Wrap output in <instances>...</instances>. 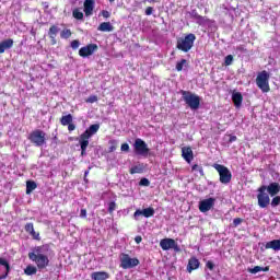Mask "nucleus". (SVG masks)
Masks as SVG:
<instances>
[{"mask_svg": "<svg viewBox=\"0 0 280 280\" xmlns=\"http://www.w3.org/2000/svg\"><path fill=\"white\" fill-rule=\"evenodd\" d=\"M133 150L139 156H148V154H150L148 143H145V141H143L141 138L136 139L133 143Z\"/></svg>", "mask_w": 280, "mask_h": 280, "instance_id": "nucleus-9", "label": "nucleus"}, {"mask_svg": "<svg viewBox=\"0 0 280 280\" xmlns=\"http://www.w3.org/2000/svg\"><path fill=\"white\" fill-rule=\"evenodd\" d=\"M195 21L198 25H205L207 23V18L199 15L198 18L195 19Z\"/></svg>", "mask_w": 280, "mask_h": 280, "instance_id": "nucleus-37", "label": "nucleus"}, {"mask_svg": "<svg viewBox=\"0 0 280 280\" xmlns=\"http://www.w3.org/2000/svg\"><path fill=\"white\" fill-rule=\"evenodd\" d=\"M142 241H143V238L141 236H136L135 237L136 244H141Z\"/></svg>", "mask_w": 280, "mask_h": 280, "instance_id": "nucleus-52", "label": "nucleus"}, {"mask_svg": "<svg viewBox=\"0 0 280 280\" xmlns=\"http://www.w3.org/2000/svg\"><path fill=\"white\" fill-rule=\"evenodd\" d=\"M141 187H150V179L149 178H142L139 183Z\"/></svg>", "mask_w": 280, "mask_h": 280, "instance_id": "nucleus-41", "label": "nucleus"}, {"mask_svg": "<svg viewBox=\"0 0 280 280\" xmlns=\"http://www.w3.org/2000/svg\"><path fill=\"white\" fill-rule=\"evenodd\" d=\"M100 130V124L91 125L80 137L79 143L81 148V156H86V149L89 148V139L93 137V135H97Z\"/></svg>", "mask_w": 280, "mask_h": 280, "instance_id": "nucleus-2", "label": "nucleus"}, {"mask_svg": "<svg viewBox=\"0 0 280 280\" xmlns=\"http://www.w3.org/2000/svg\"><path fill=\"white\" fill-rule=\"evenodd\" d=\"M14 40L12 38L5 39L0 43V54H4L5 49H12Z\"/></svg>", "mask_w": 280, "mask_h": 280, "instance_id": "nucleus-20", "label": "nucleus"}, {"mask_svg": "<svg viewBox=\"0 0 280 280\" xmlns=\"http://www.w3.org/2000/svg\"><path fill=\"white\" fill-rule=\"evenodd\" d=\"M85 102H86L88 104H95V102H97V96H96V95H91V96H89V97L85 100Z\"/></svg>", "mask_w": 280, "mask_h": 280, "instance_id": "nucleus-40", "label": "nucleus"}, {"mask_svg": "<svg viewBox=\"0 0 280 280\" xmlns=\"http://www.w3.org/2000/svg\"><path fill=\"white\" fill-rule=\"evenodd\" d=\"M270 270V267H260L255 266L254 268H248L247 271L250 272V275H257V272H268Z\"/></svg>", "mask_w": 280, "mask_h": 280, "instance_id": "nucleus-24", "label": "nucleus"}, {"mask_svg": "<svg viewBox=\"0 0 280 280\" xmlns=\"http://www.w3.org/2000/svg\"><path fill=\"white\" fill-rule=\"evenodd\" d=\"M152 12H154V8L148 7V8L145 9V14H147V16H150V15L152 14Z\"/></svg>", "mask_w": 280, "mask_h": 280, "instance_id": "nucleus-48", "label": "nucleus"}, {"mask_svg": "<svg viewBox=\"0 0 280 280\" xmlns=\"http://www.w3.org/2000/svg\"><path fill=\"white\" fill-rule=\"evenodd\" d=\"M257 191L258 207L260 209H267V207H270V195L267 194L266 188L259 187Z\"/></svg>", "mask_w": 280, "mask_h": 280, "instance_id": "nucleus-10", "label": "nucleus"}, {"mask_svg": "<svg viewBox=\"0 0 280 280\" xmlns=\"http://www.w3.org/2000/svg\"><path fill=\"white\" fill-rule=\"evenodd\" d=\"M187 65V59H182L176 63V71H183V66Z\"/></svg>", "mask_w": 280, "mask_h": 280, "instance_id": "nucleus-39", "label": "nucleus"}, {"mask_svg": "<svg viewBox=\"0 0 280 280\" xmlns=\"http://www.w3.org/2000/svg\"><path fill=\"white\" fill-rule=\"evenodd\" d=\"M26 233L33 236V240H40V234L34 231V223H26L24 226Z\"/></svg>", "mask_w": 280, "mask_h": 280, "instance_id": "nucleus-21", "label": "nucleus"}, {"mask_svg": "<svg viewBox=\"0 0 280 280\" xmlns=\"http://www.w3.org/2000/svg\"><path fill=\"white\" fill-rule=\"evenodd\" d=\"M269 80L270 74L268 73V71L264 70L260 73H258L256 78V84L262 93H268L270 91V84L268 83Z\"/></svg>", "mask_w": 280, "mask_h": 280, "instance_id": "nucleus-7", "label": "nucleus"}, {"mask_svg": "<svg viewBox=\"0 0 280 280\" xmlns=\"http://www.w3.org/2000/svg\"><path fill=\"white\" fill-rule=\"evenodd\" d=\"M102 16H104V19H109L110 18V12L103 10L102 11Z\"/></svg>", "mask_w": 280, "mask_h": 280, "instance_id": "nucleus-49", "label": "nucleus"}, {"mask_svg": "<svg viewBox=\"0 0 280 280\" xmlns=\"http://www.w3.org/2000/svg\"><path fill=\"white\" fill-rule=\"evenodd\" d=\"M115 209H117V203H115V201H110V202L108 203V211H109L110 213H113V211H115Z\"/></svg>", "mask_w": 280, "mask_h": 280, "instance_id": "nucleus-43", "label": "nucleus"}, {"mask_svg": "<svg viewBox=\"0 0 280 280\" xmlns=\"http://www.w3.org/2000/svg\"><path fill=\"white\" fill-rule=\"evenodd\" d=\"M225 67H231L233 65V55H228L224 59Z\"/></svg>", "mask_w": 280, "mask_h": 280, "instance_id": "nucleus-38", "label": "nucleus"}, {"mask_svg": "<svg viewBox=\"0 0 280 280\" xmlns=\"http://www.w3.org/2000/svg\"><path fill=\"white\" fill-rule=\"evenodd\" d=\"M117 140H109V149L108 152H115V150H117Z\"/></svg>", "mask_w": 280, "mask_h": 280, "instance_id": "nucleus-34", "label": "nucleus"}, {"mask_svg": "<svg viewBox=\"0 0 280 280\" xmlns=\"http://www.w3.org/2000/svg\"><path fill=\"white\" fill-rule=\"evenodd\" d=\"M190 16H191V19L196 20L200 16V14H198V12L196 10H192V11H190Z\"/></svg>", "mask_w": 280, "mask_h": 280, "instance_id": "nucleus-47", "label": "nucleus"}, {"mask_svg": "<svg viewBox=\"0 0 280 280\" xmlns=\"http://www.w3.org/2000/svg\"><path fill=\"white\" fill-rule=\"evenodd\" d=\"M212 167H214L218 171L219 180L220 183H222V185H229V183H231V178H233V174L231 173L229 167L222 164H213Z\"/></svg>", "mask_w": 280, "mask_h": 280, "instance_id": "nucleus-6", "label": "nucleus"}, {"mask_svg": "<svg viewBox=\"0 0 280 280\" xmlns=\"http://www.w3.org/2000/svg\"><path fill=\"white\" fill-rule=\"evenodd\" d=\"M110 1V3H113V1H115V0H109Z\"/></svg>", "mask_w": 280, "mask_h": 280, "instance_id": "nucleus-56", "label": "nucleus"}, {"mask_svg": "<svg viewBox=\"0 0 280 280\" xmlns=\"http://www.w3.org/2000/svg\"><path fill=\"white\" fill-rule=\"evenodd\" d=\"M232 101L234 103V106L236 108H240L242 106V102L244 101V96H242V93L240 92H234L232 94Z\"/></svg>", "mask_w": 280, "mask_h": 280, "instance_id": "nucleus-22", "label": "nucleus"}, {"mask_svg": "<svg viewBox=\"0 0 280 280\" xmlns=\"http://www.w3.org/2000/svg\"><path fill=\"white\" fill-rule=\"evenodd\" d=\"M68 130H69V132H73V130H75V125H73L72 122H70V124L68 125Z\"/></svg>", "mask_w": 280, "mask_h": 280, "instance_id": "nucleus-50", "label": "nucleus"}, {"mask_svg": "<svg viewBox=\"0 0 280 280\" xmlns=\"http://www.w3.org/2000/svg\"><path fill=\"white\" fill-rule=\"evenodd\" d=\"M140 261L138 258H131L128 254L120 255V268L122 270H130V268H137Z\"/></svg>", "mask_w": 280, "mask_h": 280, "instance_id": "nucleus-8", "label": "nucleus"}, {"mask_svg": "<svg viewBox=\"0 0 280 280\" xmlns=\"http://www.w3.org/2000/svg\"><path fill=\"white\" fill-rule=\"evenodd\" d=\"M234 141H237V137L236 136H232L230 138V143H233Z\"/></svg>", "mask_w": 280, "mask_h": 280, "instance_id": "nucleus-53", "label": "nucleus"}, {"mask_svg": "<svg viewBox=\"0 0 280 280\" xmlns=\"http://www.w3.org/2000/svg\"><path fill=\"white\" fill-rule=\"evenodd\" d=\"M58 32H60V27H58L57 25L50 26L48 31L49 38H51V40H56V36H58Z\"/></svg>", "mask_w": 280, "mask_h": 280, "instance_id": "nucleus-26", "label": "nucleus"}, {"mask_svg": "<svg viewBox=\"0 0 280 280\" xmlns=\"http://www.w3.org/2000/svg\"><path fill=\"white\" fill-rule=\"evenodd\" d=\"M180 95L185 104H187L191 110H198V108H200V96L185 90L180 91Z\"/></svg>", "mask_w": 280, "mask_h": 280, "instance_id": "nucleus-4", "label": "nucleus"}, {"mask_svg": "<svg viewBox=\"0 0 280 280\" xmlns=\"http://www.w3.org/2000/svg\"><path fill=\"white\" fill-rule=\"evenodd\" d=\"M244 222V219L242 218H236L233 220V226L234 229H236V226H240V224H242Z\"/></svg>", "mask_w": 280, "mask_h": 280, "instance_id": "nucleus-42", "label": "nucleus"}, {"mask_svg": "<svg viewBox=\"0 0 280 280\" xmlns=\"http://www.w3.org/2000/svg\"><path fill=\"white\" fill-rule=\"evenodd\" d=\"M49 252L48 245L37 246L28 253V259L34 261L39 270H43L49 266V256L47 253Z\"/></svg>", "mask_w": 280, "mask_h": 280, "instance_id": "nucleus-1", "label": "nucleus"}, {"mask_svg": "<svg viewBox=\"0 0 280 280\" xmlns=\"http://www.w3.org/2000/svg\"><path fill=\"white\" fill-rule=\"evenodd\" d=\"M214 205H215V198H208V199L201 200L199 202V211H201V213H207V211H211V209H213Z\"/></svg>", "mask_w": 280, "mask_h": 280, "instance_id": "nucleus-13", "label": "nucleus"}, {"mask_svg": "<svg viewBox=\"0 0 280 280\" xmlns=\"http://www.w3.org/2000/svg\"><path fill=\"white\" fill-rule=\"evenodd\" d=\"M84 176H89V171H85Z\"/></svg>", "mask_w": 280, "mask_h": 280, "instance_id": "nucleus-55", "label": "nucleus"}, {"mask_svg": "<svg viewBox=\"0 0 280 280\" xmlns=\"http://www.w3.org/2000/svg\"><path fill=\"white\" fill-rule=\"evenodd\" d=\"M72 16L74 19H77L78 21H82V19H84V13H82V11H80V9H74L72 11Z\"/></svg>", "mask_w": 280, "mask_h": 280, "instance_id": "nucleus-32", "label": "nucleus"}, {"mask_svg": "<svg viewBox=\"0 0 280 280\" xmlns=\"http://www.w3.org/2000/svg\"><path fill=\"white\" fill-rule=\"evenodd\" d=\"M120 150L121 152H129L130 145L128 143H122Z\"/></svg>", "mask_w": 280, "mask_h": 280, "instance_id": "nucleus-45", "label": "nucleus"}, {"mask_svg": "<svg viewBox=\"0 0 280 280\" xmlns=\"http://www.w3.org/2000/svg\"><path fill=\"white\" fill-rule=\"evenodd\" d=\"M28 141L36 145V148H43L47 143V133L40 129H36L28 135Z\"/></svg>", "mask_w": 280, "mask_h": 280, "instance_id": "nucleus-5", "label": "nucleus"}, {"mask_svg": "<svg viewBox=\"0 0 280 280\" xmlns=\"http://www.w3.org/2000/svg\"><path fill=\"white\" fill-rule=\"evenodd\" d=\"M36 272H38V269L32 265H28L24 269V273L27 275V277H32V275H36Z\"/></svg>", "mask_w": 280, "mask_h": 280, "instance_id": "nucleus-28", "label": "nucleus"}, {"mask_svg": "<svg viewBox=\"0 0 280 280\" xmlns=\"http://www.w3.org/2000/svg\"><path fill=\"white\" fill-rule=\"evenodd\" d=\"M160 246L162 250H170L173 248L175 253H180V247L178 246V243L174 238H163L160 241Z\"/></svg>", "mask_w": 280, "mask_h": 280, "instance_id": "nucleus-11", "label": "nucleus"}, {"mask_svg": "<svg viewBox=\"0 0 280 280\" xmlns=\"http://www.w3.org/2000/svg\"><path fill=\"white\" fill-rule=\"evenodd\" d=\"M92 279L93 280H106V279H108V276L106 275V272H93Z\"/></svg>", "mask_w": 280, "mask_h": 280, "instance_id": "nucleus-31", "label": "nucleus"}, {"mask_svg": "<svg viewBox=\"0 0 280 280\" xmlns=\"http://www.w3.org/2000/svg\"><path fill=\"white\" fill-rule=\"evenodd\" d=\"M42 5L47 10L49 8V2H42Z\"/></svg>", "mask_w": 280, "mask_h": 280, "instance_id": "nucleus-54", "label": "nucleus"}, {"mask_svg": "<svg viewBox=\"0 0 280 280\" xmlns=\"http://www.w3.org/2000/svg\"><path fill=\"white\" fill-rule=\"evenodd\" d=\"M194 43H196V35H194V33H189L185 37H179L177 39L176 47L179 49V51L187 54L188 51H191Z\"/></svg>", "mask_w": 280, "mask_h": 280, "instance_id": "nucleus-3", "label": "nucleus"}, {"mask_svg": "<svg viewBox=\"0 0 280 280\" xmlns=\"http://www.w3.org/2000/svg\"><path fill=\"white\" fill-rule=\"evenodd\" d=\"M271 207L276 208L280 205V196H273L271 202L269 203Z\"/></svg>", "mask_w": 280, "mask_h": 280, "instance_id": "nucleus-36", "label": "nucleus"}, {"mask_svg": "<svg viewBox=\"0 0 280 280\" xmlns=\"http://www.w3.org/2000/svg\"><path fill=\"white\" fill-rule=\"evenodd\" d=\"M10 264L4 258H0V280L8 279Z\"/></svg>", "mask_w": 280, "mask_h": 280, "instance_id": "nucleus-15", "label": "nucleus"}, {"mask_svg": "<svg viewBox=\"0 0 280 280\" xmlns=\"http://www.w3.org/2000/svg\"><path fill=\"white\" fill-rule=\"evenodd\" d=\"M95 51H97L96 44H90L85 47L80 48L79 56H81V58H89V56H93Z\"/></svg>", "mask_w": 280, "mask_h": 280, "instance_id": "nucleus-14", "label": "nucleus"}, {"mask_svg": "<svg viewBox=\"0 0 280 280\" xmlns=\"http://www.w3.org/2000/svg\"><path fill=\"white\" fill-rule=\"evenodd\" d=\"M191 170L192 172H199L201 176H205V171L202 170V166L198 164H194Z\"/></svg>", "mask_w": 280, "mask_h": 280, "instance_id": "nucleus-35", "label": "nucleus"}, {"mask_svg": "<svg viewBox=\"0 0 280 280\" xmlns=\"http://www.w3.org/2000/svg\"><path fill=\"white\" fill-rule=\"evenodd\" d=\"M80 218H86V209H81Z\"/></svg>", "mask_w": 280, "mask_h": 280, "instance_id": "nucleus-51", "label": "nucleus"}, {"mask_svg": "<svg viewBox=\"0 0 280 280\" xmlns=\"http://www.w3.org/2000/svg\"><path fill=\"white\" fill-rule=\"evenodd\" d=\"M98 32H113V24L110 22H103L97 27Z\"/></svg>", "mask_w": 280, "mask_h": 280, "instance_id": "nucleus-25", "label": "nucleus"}, {"mask_svg": "<svg viewBox=\"0 0 280 280\" xmlns=\"http://www.w3.org/2000/svg\"><path fill=\"white\" fill-rule=\"evenodd\" d=\"M182 156L186 163L194 161V151L189 147L182 148Z\"/></svg>", "mask_w": 280, "mask_h": 280, "instance_id": "nucleus-18", "label": "nucleus"}, {"mask_svg": "<svg viewBox=\"0 0 280 280\" xmlns=\"http://www.w3.org/2000/svg\"><path fill=\"white\" fill-rule=\"evenodd\" d=\"M265 248H271L272 250L279 252L280 250V240H273L270 242H267L265 245Z\"/></svg>", "mask_w": 280, "mask_h": 280, "instance_id": "nucleus-23", "label": "nucleus"}, {"mask_svg": "<svg viewBox=\"0 0 280 280\" xmlns=\"http://www.w3.org/2000/svg\"><path fill=\"white\" fill-rule=\"evenodd\" d=\"M60 124L61 126H69V124H73V116L71 114L62 116L60 119Z\"/></svg>", "mask_w": 280, "mask_h": 280, "instance_id": "nucleus-27", "label": "nucleus"}, {"mask_svg": "<svg viewBox=\"0 0 280 280\" xmlns=\"http://www.w3.org/2000/svg\"><path fill=\"white\" fill-rule=\"evenodd\" d=\"M36 187H37L36 182H34V180L26 182V194L27 195L32 194V191H34V189H36Z\"/></svg>", "mask_w": 280, "mask_h": 280, "instance_id": "nucleus-30", "label": "nucleus"}, {"mask_svg": "<svg viewBox=\"0 0 280 280\" xmlns=\"http://www.w3.org/2000/svg\"><path fill=\"white\" fill-rule=\"evenodd\" d=\"M93 10H95V0H85L83 3L85 16H93Z\"/></svg>", "mask_w": 280, "mask_h": 280, "instance_id": "nucleus-17", "label": "nucleus"}, {"mask_svg": "<svg viewBox=\"0 0 280 280\" xmlns=\"http://www.w3.org/2000/svg\"><path fill=\"white\" fill-rule=\"evenodd\" d=\"M78 47H80V40L74 39L71 42V48L72 49H78Z\"/></svg>", "mask_w": 280, "mask_h": 280, "instance_id": "nucleus-44", "label": "nucleus"}, {"mask_svg": "<svg viewBox=\"0 0 280 280\" xmlns=\"http://www.w3.org/2000/svg\"><path fill=\"white\" fill-rule=\"evenodd\" d=\"M206 267H207L209 270H213V268H215V265L213 264V261L208 260L207 264H206Z\"/></svg>", "mask_w": 280, "mask_h": 280, "instance_id": "nucleus-46", "label": "nucleus"}, {"mask_svg": "<svg viewBox=\"0 0 280 280\" xmlns=\"http://www.w3.org/2000/svg\"><path fill=\"white\" fill-rule=\"evenodd\" d=\"M143 170H145L143 164H139L130 168V174H143Z\"/></svg>", "mask_w": 280, "mask_h": 280, "instance_id": "nucleus-29", "label": "nucleus"}, {"mask_svg": "<svg viewBox=\"0 0 280 280\" xmlns=\"http://www.w3.org/2000/svg\"><path fill=\"white\" fill-rule=\"evenodd\" d=\"M198 268H200V260L196 257H191L188 260L187 272H194V270H198Z\"/></svg>", "mask_w": 280, "mask_h": 280, "instance_id": "nucleus-19", "label": "nucleus"}, {"mask_svg": "<svg viewBox=\"0 0 280 280\" xmlns=\"http://www.w3.org/2000/svg\"><path fill=\"white\" fill-rule=\"evenodd\" d=\"M260 188H265V192L267 191L271 198L280 194V184L277 182L270 183L268 186L262 185Z\"/></svg>", "mask_w": 280, "mask_h": 280, "instance_id": "nucleus-12", "label": "nucleus"}, {"mask_svg": "<svg viewBox=\"0 0 280 280\" xmlns=\"http://www.w3.org/2000/svg\"><path fill=\"white\" fill-rule=\"evenodd\" d=\"M60 37H61V38H65V39L71 38V30H69V28L63 30V31L60 33Z\"/></svg>", "mask_w": 280, "mask_h": 280, "instance_id": "nucleus-33", "label": "nucleus"}, {"mask_svg": "<svg viewBox=\"0 0 280 280\" xmlns=\"http://www.w3.org/2000/svg\"><path fill=\"white\" fill-rule=\"evenodd\" d=\"M141 215H143L144 218H152V215H154V208H145L143 210H136V212L133 213V218L136 220H139V218H141Z\"/></svg>", "mask_w": 280, "mask_h": 280, "instance_id": "nucleus-16", "label": "nucleus"}]
</instances>
